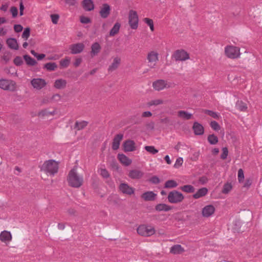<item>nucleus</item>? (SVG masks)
Listing matches in <instances>:
<instances>
[{
	"label": "nucleus",
	"instance_id": "61",
	"mask_svg": "<svg viewBox=\"0 0 262 262\" xmlns=\"http://www.w3.org/2000/svg\"><path fill=\"white\" fill-rule=\"evenodd\" d=\"M160 122L165 124H171L170 119L167 117L161 119Z\"/></svg>",
	"mask_w": 262,
	"mask_h": 262
},
{
	"label": "nucleus",
	"instance_id": "47",
	"mask_svg": "<svg viewBox=\"0 0 262 262\" xmlns=\"http://www.w3.org/2000/svg\"><path fill=\"white\" fill-rule=\"evenodd\" d=\"M30 35V28L29 27L26 28L22 34L21 37L25 40L28 39Z\"/></svg>",
	"mask_w": 262,
	"mask_h": 262
},
{
	"label": "nucleus",
	"instance_id": "22",
	"mask_svg": "<svg viewBox=\"0 0 262 262\" xmlns=\"http://www.w3.org/2000/svg\"><path fill=\"white\" fill-rule=\"evenodd\" d=\"M143 172L139 170H132L129 171L128 177L133 179H140L143 176Z\"/></svg>",
	"mask_w": 262,
	"mask_h": 262
},
{
	"label": "nucleus",
	"instance_id": "23",
	"mask_svg": "<svg viewBox=\"0 0 262 262\" xmlns=\"http://www.w3.org/2000/svg\"><path fill=\"white\" fill-rule=\"evenodd\" d=\"M83 9L87 11H90L94 9V5L92 0H83L82 1Z\"/></svg>",
	"mask_w": 262,
	"mask_h": 262
},
{
	"label": "nucleus",
	"instance_id": "57",
	"mask_svg": "<svg viewBox=\"0 0 262 262\" xmlns=\"http://www.w3.org/2000/svg\"><path fill=\"white\" fill-rule=\"evenodd\" d=\"M51 18L52 21L54 24H57L59 18V15L57 14H54L51 15Z\"/></svg>",
	"mask_w": 262,
	"mask_h": 262
},
{
	"label": "nucleus",
	"instance_id": "15",
	"mask_svg": "<svg viewBox=\"0 0 262 262\" xmlns=\"http://www.w3.org/2000/svg\"><path fill=\"white\" fill-rule=\"evenodd\" d=\"M119 188V190L124 194L131 195L134 193V189L126 183L120 184Z\"/></svg>",
	"mask_w": 262,
	"mask_h": 262
},
{
	"label": "nucleus",
	"instance_id": "41",
	"mask_svg": "<svg viewBox=\"0 0 262 262\" xmlns=\"http://www.w3.org/2000/svg\"><path fill=\"white\" fill-rule=\"evenodd\" d=\"M59 63L61 68H66L69 66L70 59L68 57H66L64 59L60 60Z\"/></svg>",
	"mask_w": 262,
	"mask_h": 262
},
{
	"label": "nucleus",
	"instance_id": "53",
	"mask_svg": "<svg viewBox=\"0 0 262 262\" xmlns=\"http://www.w3.org/2000/svg\"><path fill=\"white\" fill-rule=\"evenodd\" d=\"M244 173L242 169H239L238 170V180L239 183H241L244 181Z\"/></svg>",
	"mask_w": 262,
	"mask_h": 262
},
{
	"label": "nucleus",
	"instance_id": "6",
	"mask_svg": "<svg viewBox=\"0 0 262 262\" xmlns=\"http://www.w3.org/2000/svg\"><path fill=\"white\" fill-rule=\"evenodd\" d=\"M128 23L132 29H136L138 27V16L136 11L130 10L129 13Z\"/></svg>",
	"mask_w": 262,
	"mask_h": 262
},
{
	"label": "nucleus",
	"instance_id": "10",
	"mask_svg": "<svg viewBox=\"0 0 262 262\" xmlns=\"http://www.w3.org/2000/svg\"><path fill=\"white\" fill-rule=\"evenodd\" d=\"M158 53L155 51H150L149 52L147 56V59L148 62L154 63L152 66H150V68H154L156 65L157 61L158 60Z\"/></svg>",
	"mask_w": 262,
	"mask_h": 262
},
{
	"label": "nucleus",
	"instance_id": "32",
	"mask_svg": "<svg viewBox=\"0 0 262 262\" xmlns=\"http://www.w3.org/2000/svg\"><path fill=\"white\" fill-rule=\"evenodd\" d=\"M43 68L48 71H54L57 68V64L55 62H48L43 65Z\"/></svg>",
	"mask_w": 262,
	"mask_h": 262
},
{
	"label": "nucleus",
	"instance_id": "1",
	"mask_svg": "<svg viewBox=\"0 0 262 262\" xmlns=\"http://www.w3.org/2000/svg\"><path fill=\"white\" fill-rule=\"evenodd\" d=\"M67 180L69 185L74 188H79L83 182L82 176L78 175L74 168L70 171Z\"/></svg>",
	"mask_w": 262,
	"mask_h": 262
},
{
	"label": "nucleus",
	"instance_id": "18",
	"mask_svg": "<svg viewBox=\"0 0 262 262\" xmlns=\"http://www.w3.org/2000/svg\"><path fill=\"white\" fill-rule=\"evenodd\" d=\"M123 134H118L114 137L112 143V149L113 150H117L119 148L120 143L123 139Z\"/></svg>",
	"mask_w": 262,
	"mask_h": 262
},
{
	"label": "nucleus",
	"instance_id": "25",
	"mask_svg": "<svg viewBox=\"0 0 262 262\" xmlns=\"http://www.w3.org/2000/svg\"><path fill=\"white\" fill-rule=\"evenodd\" d=\"M67 81L63 79H58L55 81L54 86L57 89H63L66 87Z\"/></svg>",
	"mask_w": 262,
	"mask_h": 262
},
{
	"label": "nucleus",
	"instance_id": "42",
	"mask_svg": "<svg viewBox=\"0 0 262 262\" xmlns=\"http://www.w3.org/2000/svg\"><path fill=\"white\" fill-rule=\"evenodd\" d=\"M55 112H49L47 109L42 110L38 112V116L41 117L48 116L49 115H53Z\"/></svg>",
	"mask_w": 262,
	"mask_h": 262
},
{
	"label": "nucleus",
	"instance_id": "30",
	"mask_svg": "<svg viewBox=\"0 0 262 262\" xmlns=\"http://www.w3.org/2000/svg\"><path fill=\"white\" fill-rule=\"evenodd\" d=\"M184 251L183 247L180 245H175L170 248V253L174 254H178L182 253Z\"/></svg>",
	"mask_w": 262,
	"mask_h": 262
},
{
	"label": "nucleus",
	"instance_id": "37",
	"mask_svg": "<svg viewBox=\"0 0 262 262\" xmlns=\"http://www.w3.org/2000/svg\"><path fill=\"white\" fill-rule=\"evenodd\" d=\"M178 185L177 182L173 180H170L166 181L164 187L165 188H174Z\"/></svg>",
	"mask_w": 262,
	"mask_h": 262
},
{
	"label": "nucleus",
	"instance_id": "13",
	"mask_svg": "<svg viewBox=\"0 0 262 262\" xmlns=\"http://www.w3.org/2000/svg\"><path fill=\"white\" fill-rule=\"evenodd\" d=\"M123 146L125 152L133 151L136 149L135 142L129 139L124 142Z\"/></svg>",
	"mask_w": 262,
	"mask_h": 262
},
{
	"label": "nucleus",
	"instance_id": "29",
	"mask_svg": "<svg viewBox=\"0 0 262 262\" xmlns=\"http://www.w3.org/2000/svg\"><path fill=\"white\" fill-rule=\"evenodd\" d=\"M91 55L92 56H96L100 51L101 46L97 42H94L91 46Z\"/></svg>",
	"mask_w": 262,
	"mask_h": 262
},
{
	"label": "nucleus",
	"instance_id": "21",
	"mask_svg": "<svg viewBox=\"0 0 262 262\" xmlns=\"http://www.w3.org/2000/svg\"><path fill=\"white\" fill-rule=\"evenodd\" d=\"M208 191V190L206 187H203L199 189L196 193L193 194L192 196L195 199H198L201 197L205 196Z\"/></svg>",
	"mask_w": 262,
	"mask_h": 262
},
{
	"label": "nucleus",
	"instance_id": "51",
	"mask_svg": "<svg viewBox=\"0 0 262 262\" xmlns=\"http://www.w3.org/2000/svg\"><path fill=\"white\" fill-rule=\"evenodd\" d=\"M14 64L16 66H20L23 64V60L20 56H16L13 60Z\"/></svg>",
	"mask_w": 262,
	"mask_h": 262
},
{
	"label": "nucleus",
	"instance_id": "26",
	"mask_svg": "<svg viewBox=\"0 0 262 262\" xmlns=\"http://www.w3.org/2000/svg\"><path fill=\"white\" fill-rule=\"evenodd\" d=\"M120 162L125 166H128L132 163V160L123 154L118 155Z\"/></svg>",
	"mask_w": 262,
	"mask_h": 262
},
{
	"label": "nucleus",
	"instance_id": "17",
	"mask_svg": "<svg viewBox=\"0 0 262 262\" xmlns=\"http://www.w3.org/2000/svg\"><path fill=\"white\" fill-rule=\"evenodd\" d=\"M167 83L162 79L157 80L152 83V86L157 91H161L165 88H167Z\"/></svg>",
	"mask_w": 262,
	"mask_h": 262
},
{
	"label": "nucleus",
	"instance_id": "3",
	"mask_svg": "<svg viewBox=\"0 0 262 262\" xmlns=\"http://www.w3.org/2000/svg\"><path fill=\"white\" fill-rule=\"evenodd\" d=\"M167 199L170 203L178 204L183 201L184 196L181 192L174 190L169 192Z\"/></svg>",
	"mask_w": 262,
	"mask_h": 262
},
{
	"label": "nucleus",
	"instance_id": "9",
	"mask_svg": "<svg viewBox=\"0 0 262 262\" xmlns=\"http://www.w3.org/2000/svg\"><path fill=\"white\" fill-rule=\"evenodd\" d=\"M33 87L36 90H40L47 85L45 80L42 78H34L31 81Z\"/></svg>",
	"mask_w": 262,
	"mask_h": 262
},
{
	"label": "nucleus",
	"instance_id": "8",
	"mask_svg": "<svg viewBox=\"0 0 262 262\" xmlns=\"http://www.w3.org/2000/svg\"><path fill=\"white\" fill-rule=\"evenodd\" d=\"M15 83L12 80L6 79L0 80V88L5 90L14 91Z\"/></svg>",
	"mask_w": 262,
	"mask_h": 262
},
{
	"label": "nucleus",
	"instance_id": "59",
	"mask_svg": "<svg viewBox=\"0 0 262 262\" xmlns=\"http://www.w3.org/2000/svg\"><path fill=\"white\" fill-rule=\"evenodd\" d=\"M23 27L20 25H15L14 26V30L15 32L18 33L22 31Z\"/></svg>",
	"mask_w": 262,
	"mask_h": 262
},
{
	"label": "nucleus",
	"instance_id": "36",
	"mask_svg": "<svg viewBox=\"0 0 262 262\" xmlns=\"http://www.w3.org/2000/svg\"><path fill=\"white\" fill-rule=\"evenodd\" d=\"M180 189L186 193H193L195 191V188L191 185H185L181 186Z\"/></svg>",
	"mask_w": 262,
	"mask_h": 262
},
{
	"label": "nucleus",
	"instance_id": "38",
	"mask_svg": "<svg viewBox=\"0 0 262 262\" xmlns=\"http://www.w3.org/2000/svg\"><path fill=\"white\" fill-rule=\"evenodd\" d=\"M208 142L211 145H215L219 141L218 138L214 134L209 135L207 137Z\"/></svg>",
	"mask_w": 262,
	"mask_h": 262
},
{
	"label": "nucleus",
	"instance_id": "5",
	"mask_svg": "<svg viewBox=\"0 0 262 262\" xmlns=\"http://www.w3.org/2000/svg\"><path fill=\"white\" fill-rule=\"evenodd\" d=\"M225 52L227 57L232 59L238 58L240 55L239 48L234 46H227Z\"/></svg>",
	"mask_w": 262,
	"mask_h": 262
},
{
	"label": "nucleus",
	"instance_id": "54",
	"mask_svg": "<svg viewBox=\"0 0 262 262\" xmlns=\"http://www.w3.org/2000/svg\"><path fill=\"white\" fill-rule=\"evenodd\" d=\"M80 21L82 24H89L91 22V20L90 18L84 16H81L80 17Z\"/></svg>",
	"mask_w": 262,
	"mask_h": 262
},
{
	"label": "nucleus",
	"instance_id": "64",
	"mask_svg": "<svg viewBox=\"0 0 262 262\" xmlns=\"http://www.w3.org/2000/svg\"><path fill=\"white\" fill-rule=\"evenodd\" d=\"M252 184V180L250 179H247L244 184V186L245 187H249Z\"/></svg>",
	"mask_w": 262,
	"mask_h": 262
},
{
	"label": "nucleus",
	"instance_id": "28",
	"mask_svg": "<svg viewBox=\"0 0 262 262\" xmlns=\"http://www.w3.org/2000/svg\"><path fill=\"white\" fill-rule=\"evenodd\" d=\"M171 209V207L166 204L160 203L155 206V210L157 211H168Z\"/></svg>",
	"mask_w": 262,
	"mask_h": 262
},
{
	"label": "nucleus",
	"instance_id": "27",
	"mask_svg": "<svg viewBox=\"0 0 262 262\" xmlns=\"http://www.w3.org/2000/svg\"><path fill=\"white\" fill-rule=\"evenodd\" d=\"M121 59L120 58L117 57H115L112 63L109 66L108 71L109 72H113L116 70L120 64Z\"/></svg>",
	"mask_w": 262,
	"mask_h": 262
},
{
	"label": "nucleus",
	"instance_id": "48",
	"mask_svg": "<svg viewBox=\"0 0 262 262\" xmlns=\"http://www.w3.org/2000/svg\"><path fill=\"white\" fill-rule=\"evenodd\" d=\"M234 229L238 232H242L244 230L242 229L241 222L239 220H236L234 224Z\"/></svg>",
	"mask_w": 262,
	"mask_h": 262
},
{
	"label": "nucleus",
	"instance_id": "7",
	"mask_svg": "<svg viewBox=\"0 0 262 262\" xmlns=\"http://www.w3.org/2000/svg\"><path fill=\"white\" fill-rule=\"evenodd\" d=\"M173 57L176 61H185L189 58V55L184 50H177L174 52Z\"/></svg>",
	"mask_w": 262,
	"mask_h": 262
},
{
	"label": "nucleus",
	"instance_id": "60",
	"mask_svg": "<svg viewBox=\"0 0 262 262\" xmlns=\"http://www.w3.org/2000/svg\"><path fill=\"white\" fill-rule=\"evenodd\" d=\"M111 166L112 168L115 170H118L119 168L118 164L115 160H113L111 163Z\"/></svg>",
	"mask_w": 262,
	"mask_h": 262
},
{
	"label": "nucleus",
	"instance_id": "2",
	"mask_svg": "<svg viewBox=\"0 0 262 262\" xmlns=\"http://www.w3.org/2000/svg\"><path fill=\"white\" fill-rule=\"evenodd\" d=\"M40 168L41 171L51 175H54L58 172V163L54 160H49L46 161Z\"/></svg>",
	"mask_w": 262,
	"mask_h": 262
},
{
	"label": "nucleus",
	"instance_id": "12",
	"mask_svg": "<svg viewBox=\"0 0 262 262\" xmlns=\"http://www.w3.org/2000/svg\"><path fill=\"white\" fill-rule=\"evenodd\" d=\"M84 48V45L83 43H77L73 44L70 46L71 53L72 54H79L82 52Z\"/></svg>",
	"mask_w": 262,
	"mask_h": 262
},
{
	"label": "nucleus",
	"instance_id": "40",
	"mask_svg": "<svg viewBox=\"0 0 262 262\" xmlns=\"http://www.w3.org/2000/svg\"><path fill=\"white\" fill-rule=\"evenodd\" d=\"M88 122L85 121L81 122L76 121L75 124V128H77L78 130L82 129L87 126Z\"/></svg>",
	"mask_w": 262,
	"mask_h": 262
},
{
	"label": "nucleus",
	"instance_id": "49",
	"mask_svg": "<svg viewBox=\"0 0 262 262\" xmlns=\"http://www.w3.org/2000/svg\"><path fill=\"white\" fill-rule=\"evenodd\" d=\"M211 127L215 131H218L220 129L221 126L219 124L215 121H212L210 123Z\"/></svg>",
	"mask_w": 262,
	"mask_h": 262
},
{
	"label": "nucleus",
	"instance_id": "55",
	"mask_svg": "<svg viewBox=\"0 0 262 262\" xmlns=\"http://www.w3.org/2000/svg\"><path fill=\"white\" fill-rule=\"evenodd\" d=\"M10 12L12 13L13 18H15L18 15V9L16 7H12L10 8Z\"/></svg>",
	"mask_w": 262,
	"mask_h": 262
},
{
	"label": "nucleus",
	"instance_id": "35",
	"mask_svg": "<svg viewBox=\"0 0 262 262\" xmlns=\"http://www.w3.org/2000/svg\"><path fill=\"white\" fill-rule=\"evenodd\" d=\"M121 27V25L120 23L117 22L115 24L113 27L112 28V29L110 30V35L111 36H114L116 34H117L120 30Z\"/></svg>",
	"mask_w": 262,
	"mask_h": 262
},
{
	"label": "nucleus",
	"instance_id": "19",
	"mask_svg": "<svg viewBox=\"0 0 262 262\" xmlns=\"http://www.w3.org/2000/svg\"><path fill=\"white\" fill-rule=\"evenodd\" d=\"M157 194L153 191H149L143 193L141 198L145 201H152L156 198Z\"/></svg>",
	"mask_w": 262,
	"mask_h": 262
},
{
	"label": "nucleus",
	"instance_id": "56",
	"mask_svg": "<svg viewBox=\"0 0 262 262\" xmlns=\"http://www.w3.org/2000/svg\"><path fill=\"white\" fill-rule=\"evenodd\" d=\"M183 162V158H181V157L178 158L177 159L176 163L174 165V167H175L176 168L180 167L182 165Z\"/></svg>",
	"mask_w": 262,
	"mask_h": 262
},
{
	"label": "nucleus",
	"instance_id": "33",
	"mask_svg": "<svg viewBox=\"0 0 262 262\" xmlns=\"http://www.w3.org/2000/svg\"><path fill=\"white\" fill-rule=\"evenodd\" d=\"M178 116L183 119L189 120L192 117V115L185 111H180L178 112Z\"/></svg>",
	"mask_w": 262,
	"mask_h": 262
},
{
	"label": "nucleus",
	"instance_id": "16",
	"mask_svg": "<svg viewBox=\"0 0 262 262\" xmlns=\"http://www.w3.org/2000/svg\"><path fill=\"white\" fill-rule=\"evenodd\" d=\"M215 208L213 205H207L202 209V215L204 217H208L213 214Z\"/></svg>",
	"mask_w": 262,
	"mask_h": 262
},
{
	"label": "nucleus",
	"instance_id": "24",
	"mask_svg": "<svg viewBox=\"0 0 262 262\" xmlns=\"http://www.w3.org/2000/svg\"><path fill=\"white\" fill-rule=\"evenodd\" d=\"M12 239L11 234L10 232L4 230L0 234V240L2 242H9Z\"/></svg>",
	"mask_w": 262,
	"mask_h": 262
},
{
	"label": "nucleus",
	"instance_id": "62",
	"mask_svg": "<svg viewBox=\"0 0 262 262\" xmlns=\"http://www.w3.org/2000/svg\"><path fill=\"white\" fill-rule=\"evenodd\" d=\"M199 181L202 184H205L208 182V179L205 176L201 177L199 178Z\"/></svg>",
	"mask_w": 262,
	"mask_h": 262
},
{
	"label": "nucleus",
	"instance_id": "31",
	"mask_svg": "<svg viewBox=\"0 0 262 262\" xmlns=\"http://www.w3.org/2000/svg\"><path fill=\"white\" fill-rule=\"evenodd\" d=\"M23 58L26 63L29 66H34L37 64V61L29 55H25Z\"/></svg>",
	"mask_w": 262,
	"mask_h": 262
},
{
	"label": "nucleus",
	"instance_id": "34",
	"mask_svg": "<svg viewBox=\"0 0 262 262\" xmlns=\"http://www.w3.org/2000/svg\"><path fill=\"white\" fill-rule=\"evenodd\" d=\"M237 110L241 112H245L247 109V104L242 101H237L235 104Z\"/></svg>",
	"mask_w": 262,
	"mask_h": 262
},
{
	"label": "nucleus",
	"instance_id": "44",
	"mask_svg": "<svg viewBox=\"0 0 262 262\" xmlns=\"http://www.w3.org/2000/svg\"><path fill=\"white\" fill-rule=\"evenodd\" d=\"M99 171H100V174L103 178L107 179L110 177V175L108 171L105 168H100L99 169Z\"/></svg>",
	"mask_w": 262,
	"mask_h": 262
},
{
	"label": "nucleus",
	"instance_id": "45",
	"mask_svg": "<svg viewBox=\"0 0 262 262\" xmlns=\"http://www.w3.org/2000/svg\"><path fill=\"white\" fill-rule=\"evenodd\" d=\"M143 21L144 23H145L147 25L149 26L151 31H153L154 30V22L151 19L148 18H145L143 19Z\"/></svg>",
	"mask_w": 262,
	"mask_h": 262
},
{
	"label": "nucleus",
	"instance_id": "52",
	"mask_svg": "<svg viewBox=\"0 0 262 262\" xmlns=\"http://www.w3.org/2000/svg\"><path fill=\"white\" fill-rule=\"evenodd\" d=\"M222 154L221 155V158L223 160H225L227 158L228 154V148L226 147L222 148Z\"/></svg>",
	"mask_w": 262,
	"mask_h": 262
},
{
	"label": "nucleus",
	"instance_id": "39",
	"mask_svg": "<svg viewBox=\"0 0 262 262\" xmlns=\"http://www.w3.org/2000/svg\"><path fill=\"white\" fill-rule=\"evenodd\" d=\"M203 112L205 114H207L208 115L211 116L214 119H219L220 118V114L212 111L205 110L203 111Z\"/></svg>",
	"mask_w": 262,
	"mask_h": 262
},
{
	"label": "nucleus",
	"instance_id": "43",
	"mask_svg": "<svg viewBox=\"0 0 262 262\" xmlns=\"http://www.w3.org/2000/svg\"><path fill=\"white\" fill-rule=\"evenodd\" d=\"M144 149L148 152L155 155L158 152V150L155 148L154 146H145Z\"/></svg>",
	"mask_w": 262,
	"mask_h": 262
},
{
	"label": "nucleus",
	"instance_id": "11",
	"mask_svg": "<svg viewBox=\"0 0 262 262\" xmlns=\"http://www.w3.org/2000/svg\"><path fill=\"white\" fill-rule=\"evenodd\" d=\"M111 13V7L106 3L103 4L100 8L99 14L102 18H107Z\"/></svg>",
	"mask_w": 262,
	"mask_h": 262
},
{
	"label": "nucleus",
	"instance_id": "58",
	"mask_svg": "<svg viewBox=\"0 0 262 262\" xmlns=\"http://www.w3.org/2000/svg\"><path fill=\"white\" fill-rule=\"evenodd\" d=\"M149 181L154 184H158L160 182L159 178L157 176H153L151 177L149 179Z\"/></svg>",
	"mask_w": 262,
	"mask_h": 262
},
{
	"label": "nucleus",
	"instance_id": "46",
	"mask_svg": "<svg viewBox=\"0 0 262 262\" xmlns=\"http://www.w3.org/2000/svg\"><path fill=\"white\" fill-rule=\"evenodd\" d=\"M232 189V185L231 184L229 183H226L224 184L223 189L222 190V192L224 194H227L229 192V191Z\"/></svg>",
	"mask_w": 262,
	"mask_h": 262
},
{
	"label": "nucleus",
	"instance_id": "14",
	"mask_svg": "<svg viewBox=\"0 0 262 262\" xmlns=\"http://www.w3.org/2000/svg\"><path fill=\"white\" fill-rule=\"evenodd\" d=\"M192 130L195 135L200 136L204 133V128L203 126L198 122H194L192 126Z\"/></svg>",
	"mask_w": 262,
	"mask_h": 262
},
{
	"label": "nucleus",
	"instance_id": "4",
	"mask_svg": "<svg viewBox=\"0 0 262 262\" xmlns=\"http://www.w3.org/2000/svg\"><path fill=\"white\" fill-rule=\"evenodd\" d=\"M137 231L139 235L143 236H150L155 233V229L154 227L145 225H140Z\"/></svg>",
	"mask_w": 262,
	"mask_h": 262
},
{
	"label": "nucleus",
	"instance_id": "20",
	"mask_svg": "<svg viewBox=\"0 0 262 262\" xmlns=\"http://www.w3.org/2000/svg\"><path fill=\"white\" fill-rule=\"evenodd\" d=\"M6 43L9 48L11 49L17 50L19 48L17 40L14 38H9L7 39Z\"/></svg>",
	"mask_w": 262,
	"mask_h": 262
},
{
	"label": "nucleus",
	"instance_id": "50",
	"mask_svg": "<svg viewBox=\"0 0 262 262\" xmlns=\"http://www.w3.org/2000/svg\"><path fill=\"white\" fill-rule=\"evenodd\" d=\"M163 103V101L161 99H156L151 100L149 102H148L147 105L148 106H152V105H158L159 104H161Z\"/></svg>",
	"mask_w": 262,
	"mask_h": 262
},
{
	"label": "nucleus",
	"instance_id": "63",
	"mask_svg": "<svg viewBox=\"0 0 262 262\" xmlns=\"http://www.w3.org/2000/svg\"><path fill=\"white\" fill-rule=\"evenodd\" d=\"M81 62L82 59L81 58H76L75 62H74V66L75 67H77L80 64Z\"/></svg>",
	"mask_w": 262,
	"mask_h": 262
}]
</instances>
